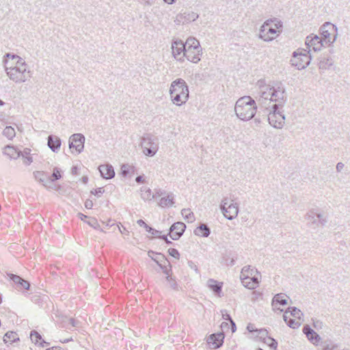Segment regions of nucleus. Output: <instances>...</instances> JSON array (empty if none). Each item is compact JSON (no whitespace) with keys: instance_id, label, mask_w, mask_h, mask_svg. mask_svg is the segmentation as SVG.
<instances>
[{"instance_id":"nucleus-50","label":"nucleus","mask_w":350,"mask_h":350,"mask_svg":"<svg viewBox=\"0 0 350 350\" xmlns=\"http://www.w3.org/2000/svg\"><path fill=\"white\" fill-rule=\"evenodd\" d=\"M18 56L17 55H14V54H12L10 53H5V55L3 56V63L5 64V66H6L7 63H8V61H7V58H11L12 59H16V58H18Z\"/></svg>"},{"instance_id":"nucleus-34","label":"nucleus","mask_w":350,"mask_h":350,"mask_svg":"<svg viewBox=\"0 0 350 350\" xmlns=\"http://www.w3.org/2000/svg\"><path fill=\"white\" fill-rule=\"evenodd\" d=\"M134 172L133 167L128 165V164H123L121 166V174L122 176L126 177L130 173H133Z\"/></svg>"},{"instance_id":"nucleus-35","label":"nucleus","mask_w":350,"mask_h":350,"mask_svg":"<svg viewBox=\"0 0 350 350\" xmlns=\"http://www.w3.org/2000/svg\"><path fill=\"white\" fill-rule=\"evenodd\" d=\"M286 311H288L290 315L297 319L301 318V315H303L301 311L296 307H289Z\"/></svg>"},{"instance_id":"nucleus-25","label":"nucleus","mask_w":350,"mask_h":350,"mask_svg":"<svg viewBox=\"0 0 350 350\" xmlns=\"http://www.w3.org/2000/svg\"><path fill=\"white\" fill-rule=\"evenodd\" d=\"M194 234L197 236L208 237L211 234V230L206 224H202L194 230Z\"/></svg>"},{"instance_id":"nucleus-2","label":"nucleus","mask_w":350,"mask_h":350,"mask_svg":"<svg viewBox=\"0 0 350 350\" xmlns=\"http://www.w3.org/2000/svg\"><path fill=\"white\" fill-rule=\"evenodd\" d=\"M257 107L254 98L250 96H245L237 100L234 111L240 120L247 121L254 116L257 111Z\"/></svg>"},{"instance_id":"nucleus-36","label":"nucleus","mask_w":350,"mask_h":350,"mask_svg":"<svg viewBox=\"0 0 350 350\" xmlns=\"http://www.w3.org/2000/svg\"><path fill=\"white\" fill-rule=\"evenodd\" d=\"M181 214L188 222H191L194 219L193 213L189 209L183 208Z\"/></svg>"},{"instance_id":"nucleus-54","label":"nucleus","mask_w":350,"mask_h":350,"mask_svg":"<svg viewBox=\"0 0 350 350\" xmlns=\"http://www.w3.org/2000/svg\"><path fill=\"white\" fill-rule=\"evenodd\" d=\"M221 315H222V318L228 321H232V317H230V315L228 313L227 310H221Z\"/></svg>"},{"instance_id":"nucleus-20","label":"nucleus","mask_w":350,"mask_h":350,"mask_svg":"<svg viewBox=\"0 0 350 350\" xmlns=\"http://www.w3.org/2000/svg\"><path fill=\"white\" fill-rule=\"evenodd\" d=\"M33 176L36 180L41 183L45 187L49 189L53 188V187H52L49 183V176L44 172L36 171L33 172Z\"/></svg>"},{"instance_id":"nucleus-45","label":"nucleus","mask_w":350,"mask_h":350,"mask_svg":"<svg viewBox=\"0 0 350 350\" xmlns=\"http://www.w3.org/2000/svg\"><path fill=\"white\" fill-rule=\"evenodd\" d=\"M7 275L9 277V278L12 281H13V282L15 284L16 286L18 283L20 282V281L22 279V278L21 276L14 274V273H7Z\"/></svg>"},{"instance_id":"nucleus-38","label":"nucleus","mask_w":350,"mask_h":350,"mask_svg":"<svg viewBox=\"0 0 350 350\" xmlns=\"http://www.w3.org/2000/svg\"><path fill=\"white\" fill-rule=\"evenodd\" d=\"M263 342L265 343H266L268 346H269L270 348H271L274 350H275L277 349L278 342L273 338L269 336Z\"/></svg>"},{"instance_id":"nucleus-19","label":"nucleus","mask_w":350,"mask_h":350,"mask_svg":"<svg viewBox=\"0 0 350 350\" xmlns=\"http://www.w3.org/2000/svg\"><path fill=\"white\" fill-rule=\"evenodd\" d=\"M47 145L53 152H57L59 150L62 142L59 137L50 135L47 138Z\"/></svg>"},{"instance_id":"nucleus-29","label":"nucleus","mask_w":350,"mask_h":350,"mask_svg":"<svg viewBox=\"0 0 350 350\" xmlns=\"http://www.w3.org/2000/svg\"><path fill=\"white\" fill-rule=\"evenodd\" d=\"M18 334L14 332H8L3 336V341L5 343H10L18 340Z\"/></svg>"},{"instance_id":"nucleus-5","label":"nucleus","mask_w":350,"mask_h":350,"mask_svg":"<svg viewBox=\"0 0 350 350\" xmlns=\"http://www.w3.org/2000/svg\"><path fill=\"white\" fill-rule=\"evenodd\" d=\"M140 146L143 153L152 157L156 154L159 149L158 138L150 134H144L140 138Z\"/></svg>"},{"instance_id":"nucleus-44","label":"nucleus","mask_w":350,"mask_h":350,"mask_svg":"<svg viewBox=\"0 0 350 350\" xmlns=\"http://www.w3.org/2000/svg\"><path fill=\"white\" fill-rule=\"evenodd\" d=\"M160 267V269L162 270V271L163 272V273H165L166 275V276L167 275H170V272L172 271V269H171V265H170V263H168V267L166 266L165 265H163V263H161V265H159V266Z\"/></svg>"},{"instance_id":"nucleus-9","label":"nucleus","mask_w":350,"mask_h":350,"mask_svg":"<svg viewBox=\"0 0 350 350\" xmlns=\"http://www.w3.org/2000/svg\"><path fill=\"white\" fill-rule=\"evenodd\" d=\"M220 209L224 217L229 220L235 218L239 213L237 204H234L232 202H230L229 199L227 198L222 200L220 204Z\"/></svg>"},{"instance_id":"nucleus-62","label":"nucleus","mask_w":350,"mask_h":350,"mask_svg":"<svg viewBox=\"0 0 350 350\" xmlns=\"http://www.w3.org/2000/svg\"><path fill=\"white\" fill-rule=\"evenodd\" d=\"M247 329L249 332H256V329H254V325L252 323H249L247 325Z\"/></svg>"},{"instance_id":"nucleus-56","label":"nucleus","mask_w":350,"mask_h":350,"mask_svg":"<svg viewBox=\"0 0 350 350\" xmlns=\"http://www.w3.org/2000/svg\"><path fill=\"white\" fill-rule=\"evenodd\" d=\"M18 60H17V62H16V65L15 66V67H21V65L23 64L25 66V68L27 69V64H25V62L23 61V59L20 57L18 56V58H16Z\"/></svg>"},{"instance_id":"nucleus-59","label":"nucleus","mask_w":350,"mask_h":350,"mask_svg":"<svg viewBox=\"0 0 350 350\" xmlns=\"http://www.w3.org/2000/svg\"><path fill=\"white\" fill-rule=\"evenodd\" d=\"M93 206V202L90 200H87L85 202V207L88 209H91Z\"/></svg>"},{"instance_id":"nucleus-48","label":"nucleus","mask_w":350,"mask_h":350,"mask_svg":"<svg viewBox=\"0 0 350 350\" xmlns=\"http://www.w3.org/2000/svg\"><path fill=\"white\" fill-rule=\"evenodd\" d=\"M168 254L174 258L179 259L180 258V254L175 248H170L168 250Z\"/></svg>"},{"instance_id":"nucleus-3","label":"nucleus","mask_w":350,"mask_h":350,"mask_svg":"<svg viewBox=\"0 0 350 350\" xmlns=\"http://www.w3.org/2000/svg\"><path fill=\"white\" fill-rule=\"evenodd\" d=\"M170 94L174 104L180 106L189 98V88L184 79H176L172 82Z\"/></svg>"},{"instance_id":"nucleus-14","label":"nucleus","mask_w":350,"mask_h":350,"mask_svg":"<svg viewBox=\"0 0 350 350\" xmlns=\"http://www.w3.org/2000/svg\"><path fill=\"white\" fill-rule=\"evenodd\" d=\"M186 229V225L182 221H178L173 224L169 230L168 234L173 240H178L184 233Z\"/></svg>"},{"instance_id":"nucleus-16","label":"nucleus","mask_w":350,"mask_h":350,"mask_svg":"<svg viewBox=\"0 0 350 350\" xmlns=\"http://www.w3.org/2000/svg\"><path fill=\"white\" fill-rule=\"evenodd\" d=\"M287 295L284 293H278L275 295L272 299V306L273 310H278L282 312L283 310L278 307V306H286L288 304Z\"/></svg>"},{"instance_id":"nucleus-37","label":"nucleus","mask_w":350,"mask_h":350,"mask_svg":"<svg viewBox=\"0 0 350 350\" xmlns=\"http://www.w3.org/2000/svg\"><path fill=\"white\" fill-rule=\"evenodd\" d=\"M30 284L29 282L22 278L19 283H18L16 286V288L18 290H28L29 289Z\"/></svg>"},{"instance_id":"nucleus-15","label":"nucleus","mask_w":350,"mask_h":350,"mask_svg":"<svg viewBox=\"0 0 350 350\" xmlns=\"http://www.w3.org/2000/svg\"><path fill=\"white\" fill-rule=\"evenodd\" d=\"M224 337L223 332L211 334L207 338V343L211 349L219 348L223 345Z\"/></svg>"},{"instance_id":"nucleus-4","label":"nucleus","mask_w":350,"mask_h":350,"mask_svg":"<svg viewBox=\"0 0 350 350\" xmlns=\"http://www.w3.org/2000/svg\"><path fill=\"white\" fill-rule=\"evenodd\" d=\"M184 55L187 60L193 63H198L200 61L202 49L200 42L194 37H189L187 39Z\"/></svg>"},{"instance_id":"nucleus-24","label":"nucleus","mask_w":350,"mask_h":350,"mask_svg":"<svg viewBox=\"0 0 350 350\" xmlns=\"http://www.w3.org/2000/svg\"><path fill=\"white\" fill-rule=\"evenodd\" d=\"M207 284L208 288L213 291L215 295L220 297V293H221V284L217 281L213 279H209L207 282Z\"/></svg>"},{"instance_id":"nucleus-63","label":"nucleus","mask_w":350,"mask_h":350,"mask_svg":"<svg viewBox=\"0 0 350 350\" xmlns=\"http://www.w3.org/2000/svg\"><path fill=\"white\" fill-rule=\"evenodd\" d=\"M135 181L137 183H142L144 182V176H138L136 177L135 178Z\"/></svg>"},{"instance_id":"nucleus-6","label":"nucleus","mask_w":350,"mask_h":350,"mask_svg":"<svg viewBox=\"0 0 350 350\" xmlns=\"http://www.w3.org/2000/svg\"><path fill=\"white\" fill-rule=\"evenodd\" d=\"M306 49H298L293 53L291 59V64L298 70L306 68L310 63L311 56L308 55Z\"/></svg>"},{"instance_id":"nucleus-30","label":"nucleus","mask_w":350,"mask_h":350,"mask_svg":"<svg viewBox=\"0 0 350 350\" xmlns=\"http://www.w3.org/2000/svg\"><path fill=\"white\" fill-rule=\"evenodd\" d=\"M62 171L58 167H54L53 170V173L51 176H49V183L50 185L53 187V183L59 180L62 178Z\"/></svg>"},{"instance_id":"nucleus-40","label":"nucleus","mask_w":350,"mask_h":350,"mask_svg":"<svg viewBox=\"0 0 350 350\" xmlns=\"http://www.w3.org/2000/svg\"><path fill=\"white\" fill-rule=\"evenodd\" d=\"M166 280L169 282L170 286L172 289H174L175 291H178V284L176 283L175 280L172 278L171 275L166 276Z\"/></svg>"},{"instance_id":"nucleus-27","label":"nucleus","mask_w":350,"mask_h":350,"mask_svg":"<svg viewBox=\"0 0 350 350\" xmlns=\"http://www.w3.org/2000/svg\"><path fill=\"white\" fill-rule=\"evenodd\" d=\"M148 256H150L157 264L158 266L162 263V262H165L167 259L165 256L160 253H157L153 251L148 252Z\"/></svg>"},{"instance_id":"nucleus-8","label":"nucleus","mask_w":350,"mask_h":350,"mask_svg":"<svg viewBox=\"0 0 350 350\" xmlns=\"http://www.w3.org/2000/svg\"><path fill=\"white\" fill-rule=\"evenodd\" d=\"M321 35L325 44L329 46L337 38V27L331 23L327 22L320 28Z\"/></svg>"},{"instance_id":"nucleus-58","label":"nucleus","mask_w":350,"mask_h":350,"mask_svg":"<svg viewBox=\"0 0 350 350\" xmlns=\"http://www.w3.org/2000/svg\"><path fill=\"white\" fill-rule=\"evenodd\" d=\"M313 325H314V328H316L317 329H319L322 327L323 323L320 321H315L313 323Z\"/></svg>"},{"instance_id":"nucleus-7","label":"nucleus","mask_w":350,"mask_h":350,"mask_svg":"<svg viewBox=\"0 0 350 350\" xmlns=\"http://www.w3.org/2000/svg\"><path fill=\"white\" fill-rule=\"evenodd\" d=\"M5 70L9 78L15 83L25 82L28 77H30L29 75L27 76L29 72L26 71V68L23 64L21 65V67L8 68L5 66Z\"/></svg>"},{"instance_id":"nucleus-60","label":"nucleus","mask_w":350,"mask_h":350,"mask_svg":"<svg viewBox=\"0 0 350 350\" xmlns=\"http://www.w3.org/2000/svg\"><path fill=\"white\" fill-rule=\"evenodd\" d=\"M137 224L141 226L144 227L146 230V227L149 226L144 220L139 219L137 221Z\"/></svg>"},{"instance_id":"nucleus-47","label":"nucleus","mask_w":350,"mask_h":350,"mask_svg":"<svg viewBox=\"0 0 350 350\" xmlns=\"http://www.w3.org/2000/svg\"><path fill=\"white\" fill-rule=\"evenodd\" d=\"M256 332H258L260 338L262 339V341H264L265 339H267V337H269L267 336L268 332L266 329H256Z\"/></svg>"},{"instance_id":"nucleus-17","label":"nucleus","mask_w":350,"mask_h":350,"mask_svg":"<svg viewBox=\"0 0 350 350\" xmlns=\"http://www.w3.org/2000/svg\"><path fill=\"white\" fill-rule=\"evenodd\" d=\"M100 176L105 179L113 178L115 176V172L111 165L105 164L98 167Z\"/></svg>"},{"instance_id":"nucleus-39","label":"nucleus","mask_w":350,"mask_h":350,"mask_svg":"<svg viewBox=\"0 0 350 350\" xmlns=\"http://www.w3.org/2000/svg\"><path fill=\"white\" fill-rule=\"evenodd\" d=\"M247 269H250V265L245 266L242 268L241 274H240V279L242 281L244 280H250V277L249 274H247L246 272L247 271Z\"/></svg>"},{"instance_id":"nucleus-11","label":"nucleus","mask_w":350,"mask_h":350,"mask_svg":"<svg viewBox=\"0 0 350 350\" xmlns=\"http://www.w3.org/2000/svg\"><path fill=\"white\" fill-rule=\"evenodd\" d=\"M324 44L325 42L322 38H320L316 34H310L306 38V44L307 46V49L309 50L308 51V53L311 50H313L314 51H320Z\"/></svg>"},{"instance_id":"nucleus-49","label":"nucleus","mask_w":350,"mask_h":350,"mask_svg":"<svg viewBox=\"0 0 350 350\" xmlns=\"http://www.w3.org/2000/svg\"><path fill=\"white\" fill-rule=\"evenodd\" d=\"M272 26L273 28H276V31H279L278 29L282 27V23L275 18L272 19Z\"/></svg>"},{"instance_id":"nucleus-22","label":"nucleus","mask_w":350,"mask_h":350,"mask_svg":"<svg viewBox=\"0 0 350 350\" xmlns=\"http://www.w3.org/2000/svg\"><path fill=\"white\" fill-rule=\"evenodd\" d=\"M174 203V194L172 193H168L160 199L158 202V205L163 208L166 206H172Z\"/></svg>"},{"instance_id":"nucleus-21","label":"nucleus","mask_w":350,"mask_h":350,"mask_svg":"<svg viewBox=\"0 0 350 350\" xmlns=\"http://www.w3.org/2000/svg\"><path fill=\"white\" fill-rule=\"evenodd\" d=\"M307 219L312 224L319 222L323 226L327 223V220L323 218V215L321 213H317L314 211H310L308 213Z\"/></svg>"},{"instance_id":"nucleus-64","label":"nucleus","mask_w":350,"mask_h":350,"mask_svg":"<svg viewBox=\"0 0 350 350\" xmlns=\"http://www.w3.org/2000/svg\"><path fill=\"white\" fill-rule=\"evenodd\" d=\"M344 167V164L341 162H339L336 165V170L338 172H340Z\"/></svg>"},{"instance_id":"nucleus-12","label":"nucleus","mask_w":350,"mask_h":350,"mask_svg":"<svg viewBox=\"0 0 350 350\" xmlns=\"http://www.w3.org/2000/svg\"><path fill=\"white\" fill-rule=\"evenodd\" d=\"M172 52L174 57L178 61H184V51L186 49V42L181 40H173L172 43Z\"/></svg>"},{"instance_id":"nucleus-42","label":"nucleus","mask_w":350,"mask_h":350,"mask_svg":"<svg viewBox=\"0 0 350 350\" xmlns=\"http://www.w3.org/2000/svg\"><path fill=\"white\" fill-rule=\"evenodd\" d=\"M146 231L148 233H150L151 234H152L154 237H160V236L161 235V233H162L161 231L157 230L152 228L150 226L146 227Z\"/></svg>"},{"instance_id":"nucleus-23","label":"nucleus","mask_w":350,"mask_h":350,"mask_svg":"<svg viewBox=\"0 0 350 350\" xmlns=\"http://www.w3.org/2000/svg\"><path fill=\"white\" fill-rule=\"evenodd\" d=\"M3 153L10 159H16L21 155V152L14 146L7 145L4 148Z\"/></svg>"},{"instance_id":"nucleus-53","label":"nucleus","mask_w":350,"mask_h":350,"mask_svg":"<svg viewBox=\"0 0 350 350\" xmlns=\"http://www.w3.org/2000/svg\"><path fill=\"white\" fill-rule=\"evenodd\" d=\"M241 282L245 287L249 289H254V284H252L250 280H244Z\"/></svg>"},{"instance_id":"nucleus-32","label":"nucleus","mask_w":350,"mask_h":350,"mask_svg":"<svg viewBox=\"0 0 350 350\" xmlns=\"http://www.w3.org/2000/svg\"><path fill=\"white\" fill-rule=\"evenodd\" d=\"M141 192V197L144 200H151L154 198V196L152 194V191L150 188L142 187Z\"/></svg>"},{"instance_id":"nucleus-1","label":"nucleus","mask_w":350,"mask_h":350,"mask_svg":"<svg viewBox=\"0 0 350 350\" xmlns=\"http://www.w3.org/2000/svg\"><path fill=\"white\" fill-rule=\"evenodd\" d=\"M262 83L261 80L258 81V106L268 113L267 119L270 125L275 129H281L284 126L285 116L280 109L287 98L284 85L280 81L273 82L272 84Z\"/></svg>"},{"instance_id":"nucleus-46","label":"nucleus","mask_w":350,"mask_h":350,"mask_svg":"<svg viewBox=\"0 0 350 350\" xmlns=\"http://www.w3.org/2000/svg\"><path fill=\"white\" fill-rule=\"evenodd\" d=\"M87 224L94 229H98L100 228V225L98 223L97 219L94 217H90L87 221Z\"/></svg>"},{"instance_id":"nucleus-61","label":"nucleus","mask_w":350,"mask_h":350,"mask_svg":"<svg viewBox=\"0 0 350 350\" xmlns=\"http://www.w3.org/2000/svg\"><path fill=\"white\" fill-rule=\"evenodd\" d=\"M220 327L223 332L224 330H228L229 329V325L226 322L221 323Z\"/></svg>"},{"instance_id":"nucleus-31","label":"nucleus","mask_w":350,"mask_h":350,"mask_svg":"<svg viewBox=\"0 0 350 350\" xmlns=\"http://www.w3.org/2000/svg\"><path fill=\"white\" fill-rule=\"evenodd\" d=\"M333 61L332 59L326 57H321L319 63V68L325 70L332 66Z\"/></svg>"},{"instance_id":"nucleus-28","label":"nucleus","mask_w":350,"mask_h":350,"mask_svg":"<svg viewBox=\"0 0 350 350\" xmlns=\"http://www.w3.org/2000/svg\"><path fill=\"white\" fill-rule=\"evenodd\" d=\"M288 311H286L283 314V319L284 322L287 324L288 326L293 329L298 328L300 326V323L298 321H295V319H293L290 318L289 316H288Z\"/></svg>"},{"instance_id":"nucleus-43","label":"nucleus","mask_w":350,"mask_h":350,"mask_svg":"<svg viewBox=\"0 0 350 350\" xmlns=\"http://www.w3.org/2000/svg\"><path fill=\"white\" fill-rule=\"evenodd\" d=\"M260 278V275L256 273H254L252 276H250V280H251L252 284H254V289L258 286Z\"/></svg>"},{"instance_id":"nucleus-13","label":"nucleus","mask_w":350,"mask_h":350,"mask_svg":"<svg viewBox=\"0 0 350 350\" xmlns=\"http://www.w3.org/2000/svg\"><path fill=\"white\" fill-rule=\"evenodd\" d=\"M85 137L81 133H75L69 139V148H75L78 153L82 152L84 148Z\"/></svg>"},{"instance_id":"nucleus-57","label":"nucleus","mask_w":350,"mask_h":350,"mask_svg":"<svg viewBox=\"0 0 350 350\" xmlns=\"http://www.w3.org/2000/svg\"><path fill=\"white\" fill-rule=\"evenodd\" d=\"M159 238L163 240L167 245L172 244V242L167 239V234H161Z\"/></svg>"},{"instance_id":"nucleus-10","label":"nucleus","mask_w":350,"mask_h":350,"mask_svg":"<svg viewBox=\"0 0 350 350\" xmlns=\"http://www.w3.org/2000/svg\"><path fill=\"white\" fill-rule=\"evenodd\" d=\"M278 31L276 28H273L272 26V19H268L261 26L259 37L262 40L269 42L276 37Z\"/></svg>"},{"instance_id":"nucleus-52","label":"nucleus","mask_w":350,"mask_h":350,"mask_svg":"<svg viewBox=\"0 0 350 350\" xmlns=\"http://www.w3.org/2000/svg\"><path fill=\"white\" fill-rule=\"evenodd\" d=\"M167 193H168L166 191L162 190V189H157L155 191V193L153 194L154 196V198H162L165 196Z\"/></svg>"},{"instance_id":"nucleus-26","label":"nucleus","mask_w":350,"mask_h":350,"mask_svg":"<svg viewBox=\"0 0 350 350\" xmlns=\"http://www.w3.org/2000/svg\"><path fill=\"white\" fill-rule=\"evenodd\" d=\"M30 338L33 342L35 344L40 343V345L43 347L48 344L42 338L41 335L36 330H32L30 332Z\"/></svg>"},{"instance_id":"nucleus-55","label":"nucleus","mask_w":350,"mask_h":350,"mask_svg":"<svg viewBox=\"0 0 350 350\" xmlns=\"http://www.w3.org/2000/svg\"><path fill=\"white\" fill-rule=\"evenodd\" d=\"M247 274L250 275V276H252L254 273H256L261 277L260 272L258 271V270L255 268H252L251 266H250V269H247V271L246 272Z\"/></svg>"},{"instance_id":"nucleus-51","label":"nucleus","mask_w":350,"mask_h":350,"mask_svg":"<svg viewBox=\"0 0 350 350\" xmlns=\"http://www.w3.org/2000/svg\"><path fill=\"white\" fill-rule=\"evenodd\" d=\"M105 192L103 187H99L90 191L91 194L100 197Z\"/></svg>"},{"instance_id":"nucleus-41","label":"nucleus","mask_w":350,"mask_h":350,"mask_svg":"<svg viewBox=\"0 0 350 350\" xmlns=\"http://www.w3.org/2000/svg\"><path fill=\"white\" fill-rule=\"evenodd\" d=\"M185 18L189 21H195L198 18V14L196 12H191L188 14L184 13Z\"/></svg>"},{"instance_id":"nucleus-33","label":"nucleus","mask_w":350,"mask_h":350,"mask_svg":"<svg viewBox=\"0 0 350 350\" xmlns=\"http://www.w3.org/2000/svg\"><path fill=\"white\" fill-rule=\"evenodd\" d=\"M3 135L9 139H12L15 137V130L11 126H7L3 131Z\"/></svg>"},{"instance_id":"nucleus-18","label":"nucleus","mask_w":350,"mask_h":350,"mask_svg":"<svg viewBox=\"0 0 350 350\" xmlns=\"http://www.w3.org/2000/svg\"><path fill=\"white\" fill-rule=\"evenodd\" d=\"M303 332L306 335L308 339L314 345L317 344L321 339L319 335L316 332H314L308 325L304 326Z\"/></svg>"}]
</instances>
